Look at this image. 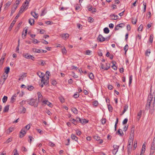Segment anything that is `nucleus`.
I'll list each match as a JSON object with an SVG mask.
<instances>
[{
  "label": "nucleus",
  "mask_w": 155,
  "mask_h": 155,
  "mask_svg": "<svg viewBox=\"0 0 155 155\" xmlns=\"http://www.w3.org/2000/svg\"><path fill=\"white\" fill-rule=\"evenodd\" d=\"M150 92L151 91H150V94L149 95L146 105V108L147 109H148L150 108V102L153 101L154 103L155 101V94H154V95H153L151 94Z\"/></svg>",
  "instance_id": "nucleus-1"
},
{
  "label": "nucleus",
  "mask_w": 155,
  "mask_h": 155,
  "mask_svg": "<svg viewBox=\"0 0 155 155\" xmlns=\"http://www.w3.org/2000/svg\"><path fill=\"white\" fill-rule=\"evenodd\" d=\"M29 3L28 1H27L25 2V4L23 5L22 7L20 9V10L19 12V14H21L25 10H26L27 8L28 7V5Z\"/></svg>",
  "instance_id": "nucleus-2"
},
{
  "label": "nucleus",
  "mask_w": 155,
  "mask_h": 155,
  "mask_svg": "<svg viewBox=\"0 0 155 155\" xmlns=\"http://www.w3.org/2000/svg\"><path fill=\"white\" fill-rule=\"evenodd\" d=\"M42 104L43 106H45L47 104L50 107H52V104L51 103L49 102L48 100H46L43 101H42Z\"/></svg>",
  "instance_id": "nucleus-3"
},
{
  "label": "nucleus",
  "mask_w": 155,
  "mask_h": 155,
  "mask_svg": "<svg viewBox=\"0 0 155 155\" xmlns=\"http://www.w3.org/2000/svg\"><path fill=\"white\" fill-rule=\"evenodd\" d=\"M37 74L40 78H42L41 80V82H42L44 81V82L45 78H44V76H45V74L41 72H38L37 73Z\"/></svg>",
  "instance_id": "nucleus-4"
},
{
  "label": "nucleus",
  "mask_w": 155,
  "mask_h": 155,
  "mask_svg": "<svg viewBox=\"0 0 155 155\" xmlns=\"http://www.w3.org/2000/svg\"><path fill=\"white\" fill-rule=\"evenodd\" d=\"M28 103L31 106H34L35 102L36 100L34 99H31L27 101Z\"/></svg>",
  "instance_id": "nucleus-5"
},
{
  "label": "nucleus",
  "mask_w": 155,
  "mask_h": 155,
  "mask_svg": "<svg viewBox=\"0 0 155 155\" xmlns=\"http://www.w3.org/2000/svg\"><path fill=\"white\" fill-rule=\"evenodd\" d=\"M60 36L64 40H66L69 38V35L67 33L61 34Z\"/></svg>",
  "instance_id": "nucleus-6"
},
{
  "label": "nucleus",
  "mask_w": 155,
  "mask_h": 155,
  "mask_svg": "<svg viewBox=\"0 0 155 155\" xmlns=\"http://www.w3.org/2000/svg\"><path fill=\"white\" fill-rule=\"evenodd\" d=\"M134 127H133L131 128V133L130 134V139L129 140H132L133 141L134 140Z\"/></svg>",
  "instance_id": "nucleus-7"
},
{
  "label": "nucleus",
  "mask_w": 155,
  "mask_h": 155,
  "mask_svg": "<svg viewBox=\"0 0 155 155\" xmlns=\"http://www.w3.org/2000/svg\"><path fill=\"white\" fill-rule=\"evenodd\" d=\"M23 56L26 58L28 59H31V60H34L33 58H34V57H33L32 55H29L28 54H24Z\"/></svg>",
  "instance_id": "nucleus-8"
},
{
  "label": "nucleus",
  "mask_w": 155,
  "mask_h": 155,
  "mask_svg": "<svg viewBox=\"0 0 155 155\" xmlns=\"http://www.w3.org/2000/svg\"><path fill=\"white\" fill-rule=\"evenodd\" d=\"M18 93L15 94L13 95L11 98L10 102L11 103H14L16 100V97L17 96Z\"/></svg>",
  "instance_id": "nucleus-9"
},
{
  "label": "nucleus",
  "mask_w": 155,
  "mask_h": 155,
  "mask_svg": "<svg viewBox=\"0 0 155 155\" xmlns=\"http://www.w3.org/2000/svg\"><path fill=\"white\" fill-rule=\"evenodd\" d=\"M26 131L25 130V128H23L21 129L20 132V138L23 137L26 134Z\"/></svg>",
  "instance_id": "nucleus-10"
},
{
  "label": "nucleus",
  "mask_w": 155,
  "mask_h": 155,
  "mask_svg": "<svg viewBox=\"0 0 155 155\" xmlns=\"http://www.w3.org/2000/svg\"><path fill=\"white\" fill-rule=\"evenodd\" d=\"M125 25L124 23H120L119 24L117 25L115 28V29L116 31L119 30L120 28H122L124 27Z\"/></svg>",
  "instance_id": "nucleus-11"
},
{
  "label": "nucleus",
  "mask_w": 155,
  "mask_h": 155,
  "mask_svg": "<svg viewBox=\"0 0 155 155\" xmlns=\"http://www.w3.org/2000/svg\"><path fill=\"white\" fill-rule=\"evenodd\" d=\"M26 75L25 74H23L19 76V78L18 79L19 81H23V80L26 77Z\"/></svg>",
  "instance_id": "nucleus-12"
},
{
  "label": "nucleus",
  "mask_w": 155,
  "mask_h": 155,
  "mask_svg": "<svg viewBox=\"0 0 155 155\" xmlns=\"http://www.w3.org/2000/svg\"><path fill=\"white\" fill-rule=\"evenodd\" d=\"M97 40L100 42H102L105 41V39L101 35H100L97 38Z\"/></svg>",
  "instance_id": "nucleus-13"
},
{
  "label": "nucleus",
  "mask_w": 155,
  "mask_h": 155,
  "mask_svg": "<svg viewBox=\"0 0 155 155\" xmlns=\"http://www.w3.org/2000/svg\"><path fill=\"white\" fill-rule=\"evenodd\" d=\"M128 142L129 144L128 146V150H130L131 148L132 145L133 144V141L132 140H129Z\"/></svg>",
  "instance_id": "nucleus-14"
},
{
  "label": "nucleus",
  "mask_w": 155,
  "mask_h": 155,
  "mask_svg": "<svg viewBox=\"0 0 155 155\" xmlns=\"http://www.w3.org/2000/svg\"><path fill=\"white\" fill-rule=\"evenodd\" d=\"M94 139L97 140L99 141V142L100 143H102L103 142V140H102L100 139V137L97 136H94Z\"/></svg>",
  "instance_id": "nucleus-15"
},
{
  "label": "nucleus",
  "mask_w": 155,
  "mask_h": 155,
  "mask_svg": "<svg viewBox=\"0 0 155 155\" xmlns=\"http://www.w3.org/2000/svg\"><path fill=\"white\" fill-rule=\"evenodd\" d=\"M145 145L144 144H143L142 147V148L141 150V152L140 153V155H142L143 154L145 151Z\"/></svg>",
  "instance_id": "nucleus-16"
},
{
  "label": "nucleus",
  "mask_w": 155,
  "mask_h": 155,
  "mask_svg": "<svg viewBox=\"0 0 155 155\" xmlns=\"http://www.w3.org/2000/svg\"><path fill=\"white\" fill-rule=\"evenodd\" d=\"M110 18L113 20H116L118 18V16L114 14H111L110 15Z\"/></svg>",
  "instance_id": "nucleus-17"
},
{
  "label": "nucleus",
  "mask_w": 155,
  "mask_h": 155,
  "mask_svg": "<svg viewBox=\"0 0 155 155\" xmlns=\"http://www.w3.org/2000/svg\"><path fill=\"white\" fill-rule=\"evenodd\" d=\"M155 149V143L152 142L151 146V152L153 153Z\"/></svg>",
  "instance_id": "nucleus-18"
},
{
  "label": "nucleus",
  "mask_w": 155,
  "mask_h": 155,
  "mask_svg": "<svg viewBox=\"0 0 155 155\" xmlns=\"http://www.w3.org/2000/svg\"><path fill=\"white\" fill-rule=\"evenodd\" d=\"M142 113V110H140L138 113L137 116V119L138 121L140 119Z\"/></svg>",
  "instance_id": "nucleus-19"
},
{
  "label": "nucleus",
  "mask_w": 155,
  "mask_h": 155,
  "mask_svg": "<svg viewBox=\"0 0 155 155\" xmlns=\"http://www.w3.org/2000/svg\"><path fill=\"white\" fill-rule=\"evenodd\" d=\"M38 96V100L39 102L41 101L42 99V96L41 94V93L39 92H38L37 93Z\"/></svg>",
  "instance_id": "nucleus-20"
},
{
  "label": "nucleus",
  "mask_w": 155,
  "mask_h": 155,
  "mask_svg": "<svg viewBox=\"0 0 155 155\" xmlns=\"http://www.w3.org/2000/svg\"><path fill=\"white\" fill-rule=\"evenodd\" d=\"M31 15L35 18H37L38 16V14L36 13L35 12H31Z\"/></svg>",
  "instance_id": "nucleus-21"
},
{
  "label": "nucleus",
  "mask_w": 155,
  "mask_h": 155,
  "mask_svg": "<svg viewBox=\"0 0 155 155\" xmlns=\"http://www.w3.org/2000/svg\"><path fill=\"white\" fill-rule=\"evenodd\" d=\"M32 51L36 53H40L41 52V50L38 49L36 48H33L32 49Z\"/></svg>",
  "instance_id": "nucleus-22"
},
{
  "label": "nucleus",
  "mask_w": 155,
  "mask_h": 155,
  "mask_svg": "<svg viewBox=\"0 0 155 155\" xmlns=\"http://www.w3.org/2000/svg\"><path fill=\"white\" fill-rule=\"evenodd\" d=\"M153 35H151L149 38V41H148V44H149V43H152L153 41Z\"/></svg>",
  "instance_id": "nucleus-23"
},
{
  "label": "nucleus",
  "mask_w": 155,
  "mask_h": 155,
  "mask_svg": "<svg viewBox=\"0 0 155 155\" xmlns=\"http://www.w3.org/2000/svg\"><path fill=\"white\" fill-rule=\"evenodd\" d=\"M110 68V66L107 67V68H104L103 64H101V69L103 70H108Z\"/></svg>",
  "instance_id": "nucleus-24"
},
{
  "label": "nucleus",
  "mask_w": 155,
  "mask_h": 155,
  "mask_svg": "<svg viewBox=\"0 0 155 155\" xmlns=\"http://www.w3.org/2000/svg\"><path fill=\"white\" fill-rule=\"evenodd\" d=\"M71 137L72 140L77 141L78 139V137L72 134L71 136Z\"/></svg>",
  "instance_id": "nucleus-25"
},
{
  "label": "nucleus",
  "mask_w": 155,
  "mask_h": 155,
  "mask_svg": "<svg viewBox=\"0 0 155 155\" xmlns=\"http://www.w3.org/2000/svg\"><path fill=\"white\" fill-rule=\"evenodd\" d=\"M117 133L120 136H122L124 135V133L123 131L121 129H119L117 132Z\"/></svg>",
  "instance_id": "nucleus-26"
},
{
  "label": "nucleus",
  "mask_w": 155,
  "mask_h": 155,
  "mask_svg": "<svg viewBox=\"0 0 155 155\" xmlns=\"http://www.w3.org/2000/svg\"><path fill=\"white\" fill-rule=\"evenodd\" d=\"M9 105H8L5 107L3 110V112H6L8 111L9 109Z\"/></svg>",
  "instance_id": "nucleus-27"
},
{
  "label": "nucleus",
  "mask_w": 155,
  "mask_h": 155,
  "mask_svg": "<svg viewBox=\"0 0 155 155\" xmlns=\"http://www.w3.org/2000/svg\"><path fill=\"white\" fill-rule=\"evenodd\" d=\"M35 22L34 19L33 18H31L29 20V23L31 25L34 23Z\"/></svg>",
  "instance_id": "nucleus-28"
},
{
  "label": "nucleus",
  "mask_w": 155,
  "mask_h": 155,
  "mask_svg": "<svg viewBox=\"0 0 155 155\" xmlns=\"http://www.w3.org/2000/svg\"><path fill=\"white\" fill-rule=\"evenodd\" d=\"M27 28L25 30V33H23L22 35V37L23 38H25V37L27 35Z\"/></svg>",
  "instance_id": "nucleus-29"
},
{
  "label": "nucleus",
  "mask_w": 155,
  "mask_h": 155,
  "mask_svg": "<svg viewBox=\"0 0 155 155\" xmlns=\"http://www.w3.org/2000/svg\"><path fill=\"white\" fill-rule=\"evenodd\" d=\"M89 77L90 78L91 80H93L94 78V76L93 73H91L89 74Z\"/></svg>",
  "instance_id": "nucleus-30"
},
{
  "label": "nucleus",
  "mask_w": 155,
  "mask_h": 155,
  "mask_svg": "<svg viewBox=\"0 0 155 155\" xmlns=\"http://www.w3.org/2000/svg\"><path fill=\"white\" fill-rule=\"evenodd\" d=\"M79 122L81 123L82 124H84L87 122V121H86V119H81V120Z\"/></svg>",
  "instance_id": "nucleus-31"
},
{
  "label": "nucleus",
  "mask_w": 155,
  "mask_h": 155,
  "mask_svg": "<svg viewBox=\"0 0 155 155\" xmlns=\"http://www.w3.org/2000/svg\"><path fill=\"white\" fill-rule=\"evenodd\" d=\"M128 106L127 105H126L124 106V109L123 112L121 114V115H122V114H123L128 109Z\"/></svg>",
  "instance_id": "nucleus-32"
},
{
  "label": "nucleus",
  "mask_w": 155,
  "mask_h": 155,
  "mask_svg": "<svg viewBox=\"0 0 155 155\" xmlns=\"http://www.w3.org/2000/svg\"><path fill=\"white\" fill-rule=\"evenodd\" d=\"M104 32L106 34H108L109 32V30L107 28H105L104 29Z\"/></svg>",
  "instance_id": "nucleus-33"
},
{
  "label": "nucleus",
  "mask_w": 155,
  "mask_h": 155,
  "mask_svg": "<svg viewBox=\"0 0 155 155\" xmlns=\"http://www.w3.org/2000/svg\"><path fill=\"white\" fill-rule=\"evenodd\" d=\"M62 52L63 54L64 55H65L66 54L67 51L66 50L65 48L64 47L63 49H62Z\"/></svg>",
  "instance_id": "nucleus-34"
},
{
  "label": "nucleus",
  "mask_w": 155,
  "mask_h": 155,
  "mask_svg": "<svg viewBox=\"0 0 155 155\" xmlns=\"http://www.w3.org/2000/svg\"><path fill=\"white\" fill-rule=\"evenodd\" d=\"M8 97L6 96H4L2 98V101L3 103H5L7 101Z\"/></svg>",
  "instance_id": "nucleus-35"
},
{
  "label": "nucleus",
  "mask_w": 155,
  "mask_h": 155,
  "mask_svg": "<svg viewBox=\"0 0 155 155\" xmlns=\"http://www.w3.org/2000/svg\"><path fill=\"white\" fill-rule=\"evenodd\" d=\"M12 2L10 1L8 2L5 4V8H8L11 4Z\"/></svg>",
  "instance_id": "nucleus-36"
},
{
  "label": "nucleus",
  "mask_w": 155,
  "mask_h": 155,
  "mask_svg": "<svg viewBox=\"0 0 155 155\" xmlns=\"http://www.w3.org/2000/svg\"><path fill=\"white\" fill-rule=\"evenodd\" d=\"M10 71V68L9 67H7L5 70V72L7 74H8Z\"/></svg>",
  "instance_id": "nucleus-37"
},
{
  "label": "nucleus",
  "mask_w": 155,
  "mask_h": 155,
  "mask_svg": "<svg viewBox=\"0 0 155 155\" xmlns=\"http://www.w3.org/2000/svg\"><path fill=\"white\" fill-rule=\"evenodd\" d=\"M39 64H41L42 65H44L45 64V62L43 60H40L38 62V63Z\"/></svg>",
  "instance_id": "nucleus-38"
},
{
  "label": "nucleus",
  "mask_w": 155,
  "mask_h": 155,
  "mask_svg": "<svg viewBox=\"0 0 155 155\" xmlns=\"http://www.w3.org/2000/svg\"><path fill=\"white\" fill-rule=\"evenodd\" d=\"M112 63L113 64V65L112 66V68L115 70H117V68L116 66H115V64H114V63H115V62H113Z\"/></svg>",
  "instance_id": "nucleus-39"
},
{
  "label": "nucleus",
  "mask_w": 155,
  "mask_h": 155,
  "mask_svg": "<svg viewBox=\"0 0 155 155\" xmlns=\"http://www.w3.org/2000/svg\"><path fill=\"white\" fill-rule=\"evenodd\" d=\"M70 121H72V123L74 124V125H76L77 124V121L76 120H75V119H73L72 120L71 119L70 120Z\"/></svg>",
  "instance_id": "nucleus-40"
},
{
  "label": "nucleus",
  "mask_w": 155,
  "mask_h": 155,
  "mask_svg": "<svg viewBox=\"0 0 155 155\" xmlns=\"http://www.w3.org/2000/svg\"><path fill=\"white\" fill-rule=\"evenodd\" d=\"M72 111L75 114H78V110L76 108H73L72 109Z\"/></svg>",
  "instance_id": "nucleus-41"
},
{
  "label": "nucleus",
  "mask_w": 155,
  "mask_h": 155,
  "mask_svg": "<svg viewBox=\"0 0 155 155\" xmlns=\"http://www.w3.org/2000/svg\"><path fill=\"white\" fill-rule=\"evenodd\" d=\"M94 19L91 17H89L88 19V21L90 22H92L94 21Z\"/></svg>",
  "instance_id": "nucleus-42"
},
{
  "label": "nucleus",
  "mask_w": 155,
  "mask_h": 155,
  "mask_svg": "<svg viewBox=\"0 0 155 155\" xmlns=\"http://www.w3.org/2000/svg\"><path fill=\"white\" fill-rule=\"evenodd\" d=\"M40 41H39L37 39H34L32 41V42L35 44L38 43Z\"/></svg>",
  "instance_id": "nucleus-43"
},
{
  "label": "nucleus",
  "mask_w": 155,
  "mask_h": 155,
  "mask_svg": "<svg viewBox=\"0 0 155 155\" xmlns=\"http://www.w3.org/2000/svg\"><path fill=\"white\" fill-rule=\"evenodd\" d=\"M132 75H130V77L129 80V85H130V84H131V82H132Z\"/></svg>",
  "instance_id": "nucleus-44"
},
{
  "label": "nucleus",
  "mask_w": 155,
  "mask_h": 155,
  "mask_svg": "<svg viewBox=\"0 0 155 155\" xmlns=\"http://www.w3.org/2000/svg\"><path fill=\"white\" fill-rule=\"evenodd\" d=\"M14 130V128L13 127H10L9 128V129L8 130V131H9L8 133H10L12 132Z\"/></svg>",
  "instance_id": "nucleus-45"
},
{
  "label": "nucleus",
  "mask_w": 155,
  "mask_h": 155,
  "mask_svg": "<svg viewBox=\"0 0 155 155\" xmlns=\"http://www.w3.org/2000/svg\"><path fill=\"white\" fill-rule=\"evenodd\" d=\"M26 110V109L25 108L23 107H22V110H21L20 111V113H25Z\"/></svg>",
  "instance_id": "nucleus-46"
},
{
  "label": "nucleus",
  "mask_w": 155,
  "mask_h": 155,
  "mask_svg": "<svg viewBox=\"0 0 155 155\" xmlns=\"http://www.w3.org/2000/svg\"><path fill=\"white\" fill-rule=\"evenodd\" d=\"M76 134L78 136L81 135V132L79 130H76Z\"/></svg>",
  "instance_id": "nucleus-47"
},
{
  "label": "nucleus",
  "mask_w": 155,
  "mask_h": 155,
  "mask_svg": "<svg viewBox=\"0 0 155 155\" xmlns=\"http://www.w3.org/2000/svg\"><path fill=\"white\" fill-rule=\"evenodd\" d=\"M143 25H141L140 26L138 27V31H141L142 30V29L143 28Z\"/></svg>",
  "instance_id": "nucleus-48"
},
{
  "label": "nucleus",
  "mask_w": 155,
  "mask_h": 155,
  "mask_svg": "<svg viewBox=\"0 0 155 155\" xmlns=\"http://www.w3.org/2000/svg\"><path fill=\"white\" fill-rule=\"evenodd\" d=\"M137 20L136 19H135L134 18H132V23L133 24H136V22H137Z\"/></svg>",
  "instance_id": "nucleus-49"
},
{
  "label": "nucleus",
  "mask_w": 155,
  "mask_h": 155,
  "mask_svg": "<svg viewBox=\"0 0 155 155\" xmlns=\"http://www.w3.org/2000/svg\"><path fill=\"white\" fill-rule=\"evenodd\" d=\"M128 119L127 118H125L123 121V124H126L127 122Z\"/></svg>",
  "instance_id": "nucleus-50"
},
{
  "label": "nucleus",
  "mask_w": 155,
  "mask_h": 155,
  "mask_svg": "<svg viewBox=\"0 0 155 155\" xmlns=\"http://www.w3.org/2000/svg\"><path fill=\"white\" fill-rule=\"evenodd\" d=\"M25 101L24 100H23L21 102H20L19 104L21 106H22L23 105L25 104Z\"/></svg>",
  "instance_id": "nucleus-51"
},
{
  "label": "nucleus",
  "mask_w": 155,
  "mask_h": 155,
  "mask_svg": "<svg viewBox=\"0 0 155 155\" xmlns=\"http://www.w3.org/2000/svg\"><path fill=\"white\" fill-rule=\"evenodd\" d=\"M49 145L51 147H54L55 146V144L53 143L50 142L48 143Z\"/></svg>",
  "instance_id": "nucleus-52"
},
{
  "label": "nucleus",
  "mask_w": 155,
  "mask_h": 155,
  "mask_svg": "<svg viewBox=\"0 0 155 155\" xmlns=\"http://www.w3.org/2000/svg\"><path fill=\"white\" fill-rule=\"evenodd\" d=\"M41 42L45 45H47L48 44V42L45 40H44L43 41H41Z\"/></svg>",
  "instance_id": "nucleus-53"
},
{
  "label": "nucleus",
  "mask_w": 155,
  "mask_h": 155,
  "mask_svg": "<svg viewBox=\"0 0 155 155\" xmlns=\"http://www.w3.org/2000/svg\"><path fill=\"white\" fill-rule=\"evenodd\" d=\"M128 46L127 45H126L124 47V50L125 51V53L127 51L128 49Z\"/></svg>",
  "instance_id": "nucleus-54"
},
{
  "label": "nucleus",
  "mask_w": 155,
  "mask_h": 155,
  "mask_svg": "<svg viewBox=\"0 0 155 155\" xmlns=\"http://www.w3.org/2000/svg\"><path fill=\"white\" fill-rule=\"evenodd\" d=\"M79 94H78L77 93H76V94H75L74 95V97L75 98H77L78 97H79Z\"/></svg>",
  "instance_id": "nucleus-55"
},
{
  "label": "nucleus",
  "mask_w": 155,
  "mask_h": 155,
  "mask_svg": "<svg viewBox=\"0 0 155 155\" xmlns=\"http://www.w3.org/2000/svg\"><path fill=\"white\" fill-rule=\"evenodd\" d=\"M137 141H136L135 140L134 141V149H135L137 147Z\"/></svg>",
  "instance_id": "nucleus-56"
},
{
  "label": "nucleus",
  "mask_w": 155,
  "mask_h": 155,
  "mask_svg": "<svg viewBox=\"0 0 155 155\" xmlns=\"http://www.w3.org/2000/svg\"><path fill=\"white\" fill-rule=\"evenodd\" d=\"M6 55V54L5 53H4L3 54L2 57V59L3 61L4 60Z\"/></svg>",
  "instance_id": "nucleus-57"
},
{
  "label": "nucleus",
  "mask_w": 155,
  "mask_h": 155,
  "mask_svg": "<svg viewBox=\"0 0 155 155\" xmlns=\"http://www.w3.org/2000/svg\"><path fill=\"white\" fill-rule=\"evenodd\" d=\"M93 104L94 106H97L98 104V102L97 101H95L93 102Z\"/></svg>",
  "instance_id": "nucleus-58"
},
{
  "label": "nucleus",
  "mask_w": 155,
  "mask_h": 155,
  "mask_svg": "<svg viewBox=\"0 0 155 155\" xmlns=\"http://www.w3.org/2000/svg\"><path fill=\"white\" fill-rule=\"evenodd\" d=\"M108 108L109 110L110 111H111V112L112 111V108L111 105H108Z\"/></svg>",
  "instance_id": "nucleus-59"
},
{
  "label": "nucleus",
  "mask_w": 155,
  "mask_h": 155,
  "mask_svg": "<svg viewBox=\"0 0 155 155\" xmlns=\"http://www.w3.org/2000/svg\"><path fill=\"white\" fill-rule=\"evenodd\" d=\"M51 83L53 85L55 86L56 84L57 83L55 80H53L52 81Z\"/></svg>",
  "instance_id": "nucleus-60"
},
{
  "label": "nucleus",
  "mask_w": 155,
  "mask_h": 155,
  "mask_svg": "<svg viewBox=\"0 0 155 155\" xmlns=\"http://www.w3.org/2000/svg\"><path fill=\"white\" fill-rule=\"evenodd\" d=\"M91 51L89 50H87L86 52V54L90 55Z\"/></svg>",
  "instance_id": "nucleus-61"
},
{
  "label": "nucleus",
  "mask_w": 155,
  "mask_h": 155,
  "mask_svg": "<svg viewBox=\"0 0 155 155\" xmlns=\"http://www.w3.org/2000/svg\"><path fill=\"white\" fill-rule=\"evenodd\" d=\"M59 99L61 103H64V99L62 97H60Z\"/></svg>",
  "instance_id": "nucleus-62"
},
{
  "label": "nucleus",
  "mask_w": 155,
  "mask_h": 155,
  "mask_svg": "<svg viewBox=\"0 0 155 155\" xmlns=\"http://www.w3.org/2000/svg\"><path fill=\"white\" fill-rule=\"evenodd\" d=\"M12 140V139L11 138H9L6 141V142L7 143H8L9 142H11Z\"/></svg>",
  "instance_id": "nucleus-63"
},
{
  "label": "nucleus",
  "mask_w": 155,
  "mask_h": 155,
  "mask_svg": "<svg viewBox=\"0 0 155 155\" xmlns=\"http://www.w3.org/2000/svg\"><path fill=\"white\" fill-rule=\"evenodd\" d=\"M34 88L33 86H31L29 87L28 88V89L29 91L32 90Z\"/></svg>",
  "instance_id": "nucleus-64"
}]
</instances>
